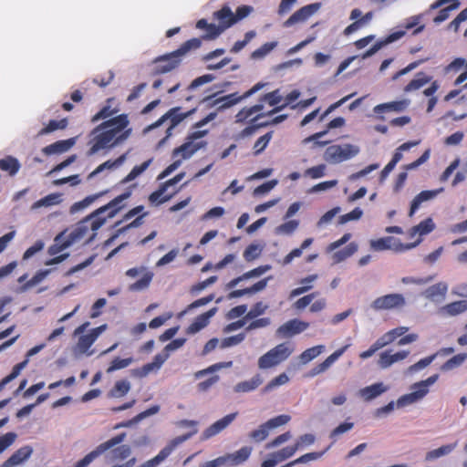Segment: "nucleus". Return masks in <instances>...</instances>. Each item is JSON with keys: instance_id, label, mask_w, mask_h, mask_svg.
<instances>
[{"instance_id": "nucleus-1", "label": "nucleus", "mask_w": 467, "mask_h": 467, "mask_svg": "<svg viewBox=\"0 0 467 467\" xmlns=\"http://www.w3.org/2000/svg\"><path fill=\"white\" fill-rule=\"evenodd\" d=\"M130 195V191H126L106 205L94 211L77 224L67 240H63L62 234H58L55 238L54 244L48 247V254L57 255L83 238H87L88 242L92 241L97 235V231L106 223L107 218L114 217L122 209L123 205L121 203Z\"/></svg>"}, {"instance_id": "nucleus-2", "label": "nucleus", "mask_w": 467, "mask_h": 467, "mask_svg": "<svg viewBox=\"0 0 467 467\" xmlns=\"http://www.w3.org/2000/svg\"><path fill=\"white\" fill-rule=\"evenodd\" d=\"M130 119L127 114H119L110 118L97 127L88 135L86 152L88 157L105 156L114 148L123 144L131 135Z\"/></svg>"}, {"instance_id": "nucleus-3", "label": "nucleus", "mask_w": 467, "mask_h": 467, "mask_svg": "<svg viewBox=\"0 0 467 467\" xmlns=\"http://www.w3.org/2000/svg\"><path fill=\"white\" fill-rule=\"evenodd\" d=\"M201 45V39L194 37L184 42L178 49L155 57L150 63V76L156 77L174 70L187 53L198 49Z\"/></svg>"}, {"instance_id": "nucleus-4", "label": "nucleus", "mask_w": 467, "mask_h": 467, "mask_svg": "<svg viewBox=\"0 0 467 467\" xmlns=\"http://www.w3.org/2000/svg\"><path fill=\"white\" fill-rule=\"evenodd\" d=\"M282 100V96L278 89L265 94L260 98L259 103L252 106L243 108L236 115H235V122L236 123H244L246 120L250 119L252 122L257 121L263 114L259 112L264 109V102H267L270 106H276Z\"/></svg>"}, {"instance_id": "nucleus-5", "label": "nucleus", "mask_w": 467, "mask_h": 467, "mask_svg": "<svg viewBox=\"0 0 467 467\" xmlns=\"http://www.w3.org/2000/svg\"><path fill=\"white\" fill-rule=\"evenodd\" d=\"M207 134V130H195L190 133L187 136L185 142L182 143L180 147H177L173 150L172 157L176 158L178 156H181L182 159L183 160L189 159L200 149L204 148L206 146V141H197V140L203 138Z\"/></svg>"}, {"instance_id": "nucleus-6", "label": "nucleus", "mask_w": 467, "mask_h": 467, "mask_svg": "<svg viewBox=\"0 0 467 467\" xmlns=\"http://www.w3.org/2000/svg\"><path fill=\"white\" fill-rule=\"evenodd\" d=\"M293 352V348L287 343H281L260 357L258 366L265 369L278 365L285 360Z\"/></svg>"}, {"instance_id": "nucleus-7", "label": "nucleus", "mask_w": 467, "mask_h": 467, "mask_svg": "<svg viewBox=\"0 0 467 467\" xmlns=\"http://www.w3.org/2000/svg\"><path fill=\"white\" fill-rule=\"evenodd\" d=\"M125 438L126 433L123 432L100 443L93 451L88 452L83 459L79 460L76 463L75 467H87L90 462H92L96 458L103 454L105 451L123 442Z\"/></svg>"}, {"instance_id": "nucleus-8", "label": "nucleus", "mask_w": 467, "mask_h": 467, "mask_svg": "<svg viewBox=\"0 0 467 467\" xmlns=\"http://www.w3.org/2000/svg\"><path fill=\"white\" fill-rule=\"evenodd\" d=\"M358 153V147L351 144L331 145L326 149L324 159L331 163H339L349 160Z\"/></svg>"}, {"instance_id": "nucleus-9", "label": "nucleus", "mask_w": 467, "mask_h": 467, "mask_svg": "<svg viewBox=\"0 0 467 467\" xmlns=\"http://www.w3.org/2000/svg\"><path fill=\"white\" fill-rule=\"evenodd\" d=\"M265 85L262 83H257L243 95H238L237 92L231 93L214 99L212 103H210V105L213 107L216 106L218 110H223L249 98L260 90Z\"/></svg>"}, {"instance_id": "nucleus-10", "label": "nucleus", "mask_w": 467, "mask_h": 467, "mask_svg": "<svg viewBox=\"0 0 467 467\" xmlns=\"http://www.w3.org/2000/svg\"><path fill=\"white\" fill-rule=\"evenodd\" d=\"M196 432V430H194L191 433H186L183 435H180L172 439L168 445H166L163 449L161 450V451L152 459L143 462L139 467H156L159 465L161 462H163L172 451L173 450L182 442L189 440L194 433Z\"/></svg>"}, {"instance_id": "nucleus-11", "label": "nucleus", "mask_w": 467, "mask_h": 467, "mask_svg": "<svg viewBox=\"0 0 467 467\" xmlns=\"http://www.w3.org/2000/svg\"><path fill=\"white\" fill-rule=\"evenodd\" d=\"M181 109V107L171 109L153 124V127H159L163 121L169 119L171 124L166 130V137H170L172 130L187 117L192 115L197 110V107H193L186 112H182Z\"/></svg>"}, {"instance_id": "nucleus-12", "label": "nucleus", "mask_w": 467, "mask_h": 467, "mask_svg": "<svg viewBox=\"0 0 467 467\" xmlns=\"http://www.w3.org/2000/svg\"><path fill=\"white\" fill-rule=\"evenodd\" d=\"M405 303V298L401 294H389L376 298L371 306L375 310H389L401 307Z\"/></svg>"}, {"instance_id": "nucleus-13", "label": "nucleus", "mask_w": 467, "mask_h": 467, "mask_svg": "<svg viewBox=\"0 0 467 467\" xmlns=\"http://www.w3.org/2000/svg\"><path fill=\"white\" fill-rule=\"evenodd\" d=\"M214 78H215V77L213 74H205V75L196 78L194 80H192V82L187 88V91L189 94L185 97V100L186 101L194 100L197 103L210 101L213 97H215V94L212 95V96H205L203 98H201V96H197L196 94H194V91L198 87L207 84V83H210Z\"/></svg>"}, {"instance_id": "nucleus-14", "label": "nucleus", "mask_w": 467, "mask_h": 467, "mask_svg": "<svg viewBox=\"0 0 467 467\" xmlns=\"http://www.w3.org/2000/svg\"><path fill=\"white\" fill-rule=\"evenodd\" d=\"M321 7L320 3H314L306 5L296 10L284 24L285 26L289 27L295 24L306 21L311 16L319 10Z\"/></svg>"}, {"instance_id": "nucleus-15", "label": "nucleus", "mask_w": 467, "mask_h": 467, "mask_svg": "<svg viewBox=\"0 0 467 467\" xmlns=\"http://www.w3.org/2000/svg\"><path fill=\"white\" fill-rule=\"evenodd\" d=\"M184 176V173H179L176 176H174L172 179L168 180L167 182H163L160 185L159 189L151 192L149 196V201L151 203H157L161 204L165 202L169 201L172 194L164 195L165 192L167 191V188L169 186L174 185L178 183Z\"/></svg>"}, {"instance_id": "nucleus-16", "label": "nucleus", "mask_w": 467, "mask_h": 467, "mask_svg": "<svg viewBox=\"0 0 467 467\" xmlns=\"http://www.w3.org/2000/svg\"><path fill=\"white\" fill-rule=\"evenodd\" d=\"M308 327L307 322L294 318L280 326L276 330V336L289 337L305 331Z\"/></svg>"}, {"instance_id": "nucleus-17", "label": "nucleus", "mask_w": 467, "mask_h": 467, "mask_svg": "<svg viewBox=\"0 0 467 467\" xmlns=\"http://www.w3.org/2000/svg\"><path fill=\"white\" fill-rule=\"evenodd\" d=\"M409 106V100L402 99L397 101H391L387 103L379 104L374 107L373 111L377 115L376 118L379 120H385L382 114L388 112H401L405 110Z\"/></svg>"}, {"instance_id": "nucleus-18", "label": "nucleus", "mask_w": 467, "mask_h": 467, "mask_svg": "<svg viewBox=\"0 0 467 467\" xmlns=\"http://www.w3.org/2000/svg\"><path fill=\"white\" fill-rule=\"evenodd\" d=\"M237 416V412L230 413L223 418L218 420L211 426H209L202 434V440L205 441L223 431L230 425Z\"/></svg>"}, {"instance_id": "nucleus-19", "label": "nucleus", "mask_w": 467, "mask_h": 467, "mask_svg": "<svg viewBox=\"0 0 467 467\" xmlns=\"http://www.w3.org/2000/svg\"><path fill=\"white\" fill-rule=\"evenodd\" d=\"M448 292V285L444 282H439L426 288L422 292V296L435 303L442 302Z\"/></svg>"}, {"instance_id": "nucleus-20", "label": "nucleus", "mask_w": 467, "mask_h": 467, "mask_svg": "<svg viewBox=\"0 0 467 467\" xmlns=\"http://www.w3.org/2000/svg\"><path fill=\"white\" fill-rule=\"evenodd\" d=\"M217 311L216 307H213L208 310L205 313L199 315L192 322V324L186 328V333L189 335H193L207 327L210 322L211 317H213Z\"/></svg>"}, {"instance_id": "nucleus-21", "label": "nucleus", "mask_w": 467, "mask_h": 467, "mask_svg": "<svg viewBox=\"0 0 467 467\" xmlns=\"http://www.w3.org/2000/svg\"><path fill=\"white\" fill-rule=\"evenodd\" d=\"M405 36V31H395L385 38L377 41L369 49H368L362 56L363 58H368L376 54L379 49L387 45L393 43Z\"/></svg>"}, {"instance_id": "nucleus-22", "label": "nucleus", "mask_w": 467, "mask_h": 467, "mask_svg": "<svg viewBox=\"0 0 467 467\" xmlns=\"http://www.w3.org/2000/svg\"><path fill=\"white\" fill-rule=\"evenodd\" d=\"M410 355V351L401 350L397 353L391 354L390 350L381 352L378 360V365L381 368H388L392 364L405 359Z\"/></svg>"}, {"instance_id": "nucleus-23", "label": "nucleus", "mask_w": 467, "mask_h": 467, "mask_svg": "<svg viewBox=\"0 0 467 467\" xmlns=\"http://www.w3.org/2000/svg\"><path fill=\"white\" fill-rule=\"evenodd\" d=\"M348 348V346H344L335 352H333L330 356H328L323 362L315 366L308 373L309 377H315L320 373L326 371Z\"/></svg>"}, {"instance_id": "nucleus-24", "label": "nucleus", "mask_w": 467, "mask_h": 467, "mask_svg": "<svg viewBox=\"0 0 467 467\" xmlns=\"http://www.w3.org/2000/svg\"><path fill=\"white\" fill-rule=\"evenodd\" d=\"M33 450L30 446H24L16 451L4 463L2 467H15L23 463L32 454Z\"/></svg>"}, {"instance_id": "nucleus-25", "label": "nucleus", "mask_w": 467, "mask_h": 467, "mask_svg": "<svg viewBox=\"0 0 467 467\" xmlns=\"http://www.w3.org/2000/svg\"><path fill=\"white\" fill-rule=\"evenodd\" d=\"M441 191H442V189L426 190V191L420 192L411 201L409 215L412 216L417 212V210L420 207L422 202L434 199L438 195V193L441 192Z\"/></svg>"}, {"instance_id": "nucleus-26", "label": "nucleus", "mask_w": 467, "mask_h": 467, "mask_svg": "<svg viewBox=\"0 0 467 467\" xmlns=\"http://www.w3.org/2000/svg\"><path fill=\"white\" fill-rule=\"evenodd\" d=\"M76 143L75 138H70L67 140H57L52 144L46 146L42 151L46 155L58 154L67 151L71 149Z\"/></svg>"}, {"instance_id": "nucleus-27", "label": "nucleus", "mask_w": 467, "mask_h": 467, "mask_svg": "<svg viewBox=\"0 0 467 467\" xmlns=\"http://www.w3.org/2000/svg\"><path fill=\"white\" fill-rule=\"evenodd\" d=\"M413 389L412 392L400 396L397 400V407L403 408L408 405L418 402L422 400L426 396V391L420 390L418 388H415V384L411 386Z\"/></svg>"}, {"instance_id": "nucleus-28", "label": "nucleus", "mask_w": 467, "mask_h": 467, "mask_svg": "<svg viewBox=\"0 0 467 467\" xmlns=\"http://www.w3.org/2000/svg\"><path fill=\"white\" fill-rule=\"evenodd\" d=\"M62 201V193L53 192L35 202L30 209L31 211H36L42 207L48 208L60 204Z\"/></svg>"}, {"instance_id": "nucleus-29", "label": "nucleus", "mask_w": 467, "mask_h": 467, "mask_svg": "<svg viewBox=\"0 0 467 467\" xmlns=\"http://www.w3.org/2000/svg\"><path fill=\"white\" fill-rule=\"evenodd\" d=\"M214 17L220 22V26L224 30L236 23L234 14L227 5L223 6L214 13Z\"/></svg>"}, {"instance_id": "nucleus-30", "label": "nucleus", "mask_w": 467, "mask_h": 467, "mask_svg": "<svg viewBox=\"0 0 467 467\" xmlns=\"http://www.w3.org/2000/svg\"><path fill=\"white\" fill-rule=\"evenodd\" d=\"M269 269H270L269 265H261L256 268H254V269L243 274L242 275H240L236 278H234L230 282H228L226 284V289H232V288L235 287L243 280L249 279L252 277L260 276L263 274H265L266 271H268Z\"/></svg>"}, {"instance_id": "nucleus-31", "label": "nucleus", "mask_w": 467, "mask_h": 467, "mask_svg": "<svg viewBox=\"0 0 467 467\" xmlns=\"http://www.w3.org/2000/svg\"><path fill=\"white\" fill-rule=\"evenodd\" d=\"M21 164L19 161L11 155H7L0 159V170L6 172L9 176H15L20 170Z\"/></svg>"}, {"instance_id": "nucleus-32", "label": "nucleus", "mask_w": 467, "mask_h": 467, "mask_svg": "<svg viewBox=\"0 0 467 467\" xmlns=\"http://www.w3.org/2000/svg\"><path fill=\"white\" fill-rule=\"evenodd\" d=\"M387 389L388 388L383 383L379 382L361 389L359 394L366 401H369L387 391Z\"/></svg>"}, {"instance_id": "nucleus-33", "label": "nucleus", "mask_w": 467, "mask_h": 467, "mask_svg": "<svg viewBox=\"0 0 467 467\" xmlns=\"http://www.w3.org/2000/svg\"><path fill=\"white\" fill-rule=\"evenodd\" d=\"M467 311V300H459L443 306L440 312L444 316L454 317Z\"/></svg>"}, {"instance_id": "nucleus-34", "label": "nucleus", "mask_w": 467, "mask_h": 467, "mask_svg": "<svg viewBox=\"0 0 467 467\" xmlns=\"http://www.w3.org/2000/svg\"><path fill=\"white\" fill-rule=\"evenodd\" d=\"M251 451L250 447H243L234 453L226 454L228 464L232 466L241 464L249 458Z\"/></svg>"}, {"instance_id": "nucleus-35", "label": "nucleus", "mask_w": 467, "mask_h": 467, "mask_svg": "<svg viewBox=\"0 0 467 467\" xmlns=\"http://www.w3.org/2000/svg\"><path fill=\"white\" fill-rule=\"evenodd\" d=\"M431 80V77L426 75L424 72H419L415 78L410 81L404 88L405 92H411L420 89L424 85Z\"/></svg>"}, {"instance_id": "nucleus-36", "label": "nucleus", "mask_w": 467, "mask_h": 467, "mask_svg": "<svg viewBox=\"0 0 467 467\" xmlns=\"http://www.w3.org/2000/svg\"><path fill=\"white\" fill-rule=\"evenodd\" d=\"M114 101V98H110L107 99V105L103 106L101 109L97 112L91 119L92 122H97L100 119H106L108 118H110L117 112H119V108H112L111 103Z\"/></svg>"}, {"instance_id": "nucleus-37", "label": "nucleus", "mask_w": 467, "mask_h": 467, "mask_svg": "<svg viewBox=\"0 0 467 467\" xmlns=\"http://www.w3.org/2000/svg\"><path fill=\"white\" fill-rule=\"evenodd\" d=\"M457 446V442L442 445L438 449L431 450L426 453L425 460L430 462L441 456L451 453Z\"/></svg>"}, {"instance_id": "nucleus-38", "label": "nucleus", "mask_w": 467, "mask_h": 467, "mask_svg": "<svg viewBox=\"0 0 467 467\" xmlns=\"http://www.w3.org/2000/svg\"><path fill=\"white\" fill-rule=\"evenodd\" d=\"M262 383V379L259 377V375H256L255 377L252 378L249 380H244L242 382L237 383L234 386V391L235 392H249L254 389H255L260 384Z\"/></svg>"}, {"instance_id": "nucleus-39", "label": "nucleus", "mask_w": 467, "mask_h": 467, "mask_svg": "<svg viewBox=\"0 0 467 467\" xmlns=\"http://www.w3.org/2000/svg\"><path fill=\"white\" fill-rule=\"evenodd\" d=\"M126 155L127 154H122V155H120L119 158H117L114 161L109 160V161L103 162L102 164L99 165L90 173L89 177H93V176L100 173L101 171H103L106 169L110 170V169H115V168L119 167L124 162V161L126 160Z\"/></svg>"}, {"instance_id": "nucleus-40", "label": "nucleus", "mask_w": 467, "mask_h": 467, "mask_svg": "<svg viewBox=\"0 0 467 467\" xmlns=\"http://www.w3.org/2000/svg\"><path fill=\"white\" fill-rule=\"evenodd\" d=\"M130 389V383L127 379L116 381L114 387L109 391V396L120 398L125 396Z\"/></svg>"}, {"instance_id": "nucleus-41", "label": "nucleus", "mask_w": 467, "mask_h": 467, "mask_svg": "<svg viewBox=\"0 0 467 467\" xmlns=\"http://www.w3.org/2000/svg\"><path fill=\"white\" fill-rule=\"evenodd\" d=\"M67 119L66 118L61 119L60 120H50L46 127H44L39 132L38 135H46L50 132H53L57 130H64L67 126Z\"/></svg>"}, {"instance_id": "nucleus-42", "label": "nucleus", "mask_w": 467, "mask_h": 467, "mask_svg": "<svg viewBox=\"0 0 467 467\" xmlns=\"http://www.w3.org/2000/svg\"><path fill=\"white\" fill-rule=\"evenodd\" d=\"M26 364H27V360H24V361H22L20 363H17L16 365H15L13 367L11 373L9 375H7L6 377H5L0 381V391L2 389H4V388L5 387L6 384H8L12 380H14L16 377L19 376V374L21 373L22 369L26 366Z\"/></svg>"}, {"instance_id": "nucleus-43", "label": "nucleus", "mask_w": 467, "mask_h": 467, "mask_svg": "<svg viewBox=\"0 0 467 467\" xmlns=\"http://www.w3.org/2000/svg\"><path fill=\"white\" fill-rule=\"evenodd\" d=\"M326 134H327V130H324L322 131L316 132V133L306 137V139H304L303 144H308L310 142H313V146H312L313 149L318 148V147H323L330 142L329 140H320V139L323 138Z\"/></svg>"}, {"instance_id": "nucleus-44", "label": "nucleus", "mask_w": 467, "mask_h": 467, "mask_svg": "<svg viewBox=\"0 0 467 467\" xmlns=\"http://www.w3.org/2000/svg\"><path fill=\"white\" fill-rule=\"evenodd\" d=\"M111 460L112 461H124L131 454L130 446L124 444L116 448H111Z\"/></svg>"}, {"instance_id": "nucleus-45", "label": "nucleus", "mask_w": 467, "mask_h": 467, "mask_svg": "<svg viewBox=\"0 0 467 467\" xmlns=\"http://www.w3.org/2000/svg\"><path fill=\"white\" fill-rule=\"evenodd\" d=\"M435 228V223L431 218H427L421 221L419 224L412 228L413 234H419L420 235H425L431 233Z\"/></svg>"}, {"instance_id": "nucleus-46", "label": "nucleus", "mask_w": 467, "mask_h": 467, "mask_svg": "<svg viewBox=\"0 0 467 467\" xmlns=\"http://www.w3.org/2000/svg\"><path fill=\"white\" fill-rule=\"evenodd\" d=\"M153 278V273L147 271L143 276L130 285V291H140L146 289Z\"/></svg>"}, {"instance_id": "nucleus-47", "label": "nucleus", "mask_w": 467, "mask_h": 467, "mask_svg": "<svg viewBox=\"0 0 467 467\" xmlns=\"http://www.w3.org/2000/svg\"><path fill=\"white\" fill-rule=\"evenodd\" d=\"M467 359L466 353H460L448 359L442 366V370H451L460 367Z\"/></svg>"}, {"instance_id": "nucleus-48", "label": "nucleus", "mask_w": 467, "mask_h": 467, "mask_svg": "<svg viewBox=\"0 0 467 467\" xmlns=\"http://www.w3.org/2000/svg\"><path fill=\"white\" fill-rule=\"evenodd\" d=\"M323 346H316L313 348H309L303 351L300 355V361L303 364H306L310 362L312 359L319 356L322 352Z\"/></svg>"}, {"instance_id": "nucleus-49", "label": "nucleus", "mask_w": 467, "mask_h": 467, "mask_svg": "<svg viewBox=\"0 0 467 467\" xmlns=\"http://www.w3.org/2000/svg\"><path fill=\"white\" fill-rule=\"evenodd\" d=\"M358 251V244L356 243L348 244L344 249L335 253L334 257L337 262L346 260Z\"/></svg>"}, {"instance_id": "nucleus-50", "label": "nucleus", "mask_w": 467, "mask_h": 467, "mask_svg": "<svg viewBox=\"0 0 467 467\" xmlns=\"http://www.w3.org/2000/svg\"><path fill=\"white\" fill-rule=\"evenodd\" d=\"M150 160H148L140 165L134 166L132 170L130 171V173L123 179L122 182H129L135 180L138 176H140L143 171L147 170V168L150 164Z\"/></svg>"}, {"instance_id": "nucleus-51", "label": "nucleus", "mask_w": 467, "mask_h": 467, "mask_svg": "<svg viewBox=\"0 0 467 467\" xmlns=\"http://www.w3.org/2000/svg\"><path fill=\"white\" fill-rule=\"evenodd\" d=\"M272 137H273V131H269L257 139V140L254 142V155H258L265 150V149L267 147L269 141L271 140Z\"/></svg>"}, {"instance_id": "nucleus-52", "label": "nucleus", "mask_w": 467, "mask_h": 467, "mask_svg": "<svg viewBox=\"0 0 467 467\" xmlns=\"http://www.w3.org/2000/svg\"><path fill=\"white\" fill-rule=\"evenodd\" d=\"M393 238L390 236L382 237L370 241V247L375 251H384L391 248Z\"/></svg>"}, {"instance_id": "nucleus-53", "label": "nucleus", "mask_w": 467, "mask_h": 467, "mask_svg": "<svg viewBox=\"0 0 467 467\" xmlns=\"http://www.w3.org/2000/svg\"><path fill=\"white\" fill-rule=\"evenodd\" d=\"M96 340L89 334L81 335L77 343V349L80 353H87Z\"/></svg>"}, {"instance_id": "nucleus-54", "label": "nucleus", "mask_w": 467, "mask_h": 467, "mask_svg": "<svg viewBox=\"0 0 467 467\" xmlns=\"http://www.w3.org/2000/svg\"><path fill=\"white\" fill-rule=\"evenodd\" d=\"M277 46V42H267L261 46L259 48L255 49L251 57L254 59H258L265 57L269 54L275 47Z\"/></svg>"}, {"instance_id": "nucleus-55", "label": "nucleus", "mask_w": 467, "mask_h": 467, "mask_svg": "<svg viewBox=\"0 0 467 467\" xmlns=\"http://www.w3.org/2000/svg\"><path fill=\"white\" fill-rule=\"evenodd\" d=\"M460 6L459 2H455L449 6L442 8L439 11L438 15L433 18L435 24H441L450 16L451 11L457 9Z\"/></svg>"}, {"instance_id": "nucleus-56", "label": "nucleus", "mask_w": 467, "mask_h": 467, "mask_svg": "<svg viewBox=\"0 0 467 467\" xmlns=\"http://www.w3.org/2000/svg\"><path fill=\"white\" fill-rule=\"evenodd\" d=\"M133 359L132 358H115L109 367L107 368V372L110 373L118 369H121L124 368H127L129 365L132 363Z\"/></svg>"}, {"instance_id": "nucleus-57", "label": "nucleus", "mask_w": 467, "mask_h": 467, "mask_svg": "<svg viewBox=\"0 0 467 467\" xmlns=\"http://www.w3.org/2000/svg\"><path fill=\"white\" fill-rule=\"evenodd\" d=\"M107 192H101L98 194L89 195L87 196L85 199H83L80 202H75L71 207V212L79 211L81 209H84L88 207L89 204H91L96 199L105 194Z\"/></svg>"}, {"instance_id": "nucleus-58", "label": "nucleus", "mask_w": 467, "mask_h": 467, "mask_svg": "<svg viewBox=\"0 0 467 467\" xmlns=\"http://www.w3.org/2000/svg\"><path fill=\"white\" fill-rule=\"evenodd\" d=\"M267 308H268L267 305L264 304L263 302H257L252 306L250 311L247 314H245V318L246 319H254V318L265 314V312L267 310Z\"/></svg>"}, {"instance_id": "nucleus-59", "label": "nucleus", "mask_w": 467, "mask_h": 467, "mask_svg": "<svg viewBox=\"0 0 467 467\" xmlns=\"http://www.w3.org/2000/svg\"><path fill=\"white\" fill-rule=\"evenodd\" d=\"M255 32L254 30L248 31L244 35V40H238L236 41L234 46L231 48L232 53H238L240 52L254 36Z\"/></svg>"}, {"instance_id": "nucleus-60", "label": "nucleus", "mask_w": 467, "mask_h": 467, "mask_svg": "<svg viewBox=\"0 0 467 467\" xmlns=\"http://www.w3.org/2000/svg\"><path fill=\"white\" fill-rule=\"evenodd\" d=\"M326 165L319 164L311 168H308L305 171L304 176L309 177L311 179H319L325 175Z\"/></svg>"}, {"instance_id": "nucleus-61", "label": "nucleus", "mask_w": 467, "mask_h": 467, "mask_svg": "<svg viewBox=\"0 0 467 467\" xmlns=\"http://www.w3.org/2000/svg\"><path fill=\"white\" fill-rule=\"evenodd\" d=\"M268 431L269 429L265 423H264L257 430L253 431L249 436L254 441L260 442L266 439L268 436Z\"/></svg>"}, {"instance_id": "nucleus-62", "label": "nucleus", "mask_w": 467, "mask_h": 467, "mask_svg": "<svg viewBox=\"0 0 467 467\" xmlns=\"http://www.w3.org/2000/svg\"><path fill=\"white\" fill-rule=\"evenodd\" d=\"M362 215H363V211L360 208L356 207L351 212L341 215L339 217V223L343 224V223H346L350 221L358 220L361 218Z\"/></svg>"}, {"instance_id": "nucleus-63", "label": "nucleus", "mask_w": 467, "mask_h": 467, "mask_svg": "<svg viewBox=\"0 0 467 467\" xmlns=\"http://www.w3.org/2000/svg\"><path fill=\"white\" fill-rule=\"evenodd\" d=\"M298 224L299 223L296 220L287 221L277 227V233L284 234H291L298 227Z\"/></svg>"}, {"instance_id": "nucleus-64", "label": "nucleus", "mask_w": 467, "mask_h": 467, "mask_svg": "<svg viewBox=\"0 0 467 467\" xmlns=\"http://www.w3.org/2000/svg\"><path fill=\"white\" fill-rule=\"evenodd\" d=\"M261 254V248L256 244L248 245L244 252V257L247 262L256 259Z\"/></svg>"}]
</instances>
